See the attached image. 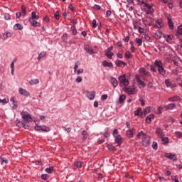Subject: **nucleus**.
Returning <instances> with one entry per match:
<instances>
[{"mask_svg": "<svg viewBox=\"0 0 182 182\" xmlns=\"http://www.w3.org/2000/svg\"><path fill=\"white\" fill-rule=\"evenodd\" d=\"M113 55H114L113 52L105 51V56H107L108 59H112V58H113Z\"/></svg>", "mask_w": 182, "mask_h": 182, "instance_id": "34", "label": "nucleus"}, {"mask_svg": "<svg viewBox=\"0 0 182 182\" xmlns=\"http://www.w3.org/2000/svg\"><path fill=\"white\" fill-rule=\"evenodd\" d=\"M82 77H80V76H79V77H77V78H76V80H75V82H77V83H80L81 82H82Z\"/></svg>", "mask_w": 182, "mask_h": 182, "instance_id": "58", "label": "nucleus"}, {"mask_svg": "<svg viewBox=\"0 0 182 182\" xmlns=\"http://www.w3.org/2000/svg\"><path fill=\"white\" fill-rule=\"evenodd\" d=\"M75 167H77V168H80L82 167V162L81 161H75L74 163Z\"/></svg>", "mask_w": 182, "mask_h": 182, "instance_id": "42", "label": "nucleus"}, {"mask_svg": "<svg viewBox=\"0 0 182 182\" xmlns=\"http://www.w3.org/2000/svg\"><path fill=\"white\" fill-rule=\"evenodd\" d=\"M97 22L96 21L95 19H94L92 21V28L95 29V28H97Z\"/></svg>", "mask_w": 182, "mask_h": 182, "instance_id": "52", "label": "nucleus"}, {"mask_svg": "<svg viewBox=\"0 0 182 182\" xmlns=\"http://www.w3.org/2000/svg\"><path fill=\"white\" fill-rule=\"evenodd\" d=\"M124 100H126V95L122 94L119 97V103H122Z\"/></svg>", "mask_w": 182, "mask_h": 182, "instance_id": "32", "label": "nucleus"}, {"mask_svg": "<svg viewBox=\"0 0 182 182\" xmlns=\"http://www.w3.org/2000/svg\"><path fill=\"white\" fill-rule=\"evenodd\" d=\"M68 9H70V11H72V12H76V9H75V7H73V5L70 4L68 6Z\"/></svg>", "mask_w": 182, "mask_h": 182, "instance_id": "50", "label": "nucleus"}, {"mask_svg": "<svg viewBox=\"0 0 182 182\" xmlns=\"http://www.w3.org/2000/svg\"><path fill=\"white\" fill-rule=\"evenodd\" d=\"M46 171L49 174H52V173H53V166H50L49 168H46Z\"/></svg>", "mask_w": 182, "mask_h": 182, "instance_id": "40", "label": "nucleus"}, {"mask_svg": "<svg viewBox=\"0 0 182 182\" xmlns=\"http://www.w3.org/2000/svg\"><path fill=\"white\" fill-rule=\"evenodd\" d=\"M162 35L163 34L161 33V32L156 31L155 33V39H157V40L160 39L161 38Z\"/></svg>", "mask_w": 182, "mask_h": 182, "instance_id": "37", "label": "nucleus"}, {"mask_svg": "<svg viewBox=\"0 0 182 182\" xmlns=\"http://www.w3.org/2000/svg\"><path fill=\"white\" fill-rule=\"evenodd\" d=\"M152 147H153L154 150H157V142L154 141L152 144Z\"/></svg>", "mask_w": 182, "mask_h": 182, "instance_id": "56", "label": "nucleus"}, {"mask_svg": "<svg viewBox=\"0 0 182 182\" xmlns=\"http://www.w3.org/2000/svg\"><path fill=\"white\" fill-rule=\"evenodd\" d=\"M144 38L146 39V41H150L151 39L150 36H149V34H145Z\"/></svg>", "mask_w": 182, "mask_h": 182, "instance_id": "64", "label": "nucleus"}, {"mask_svg": "<svg viewBox=\"0 0 182 182\" xmlns=\"http://www.w3.org/2000/svg\"><path fill=\"white\" fill-rule=\"evenodd\" d=\"M171 180H172L173 181H175V182H179V181H178V179H177V177H176V176H171Z\"/></svg>", "mask_w": 182, "mask_h": 182, "instance_id": "61", "label": "nucleus"}, {"mask_svg": "<svg viewBox=\"0 0 182 182\" xmlns=\"http://www.w3.org/2000/svg\"><path fill=\"white\" fill-rule=\"evenodd\" d=\"M4 18L6 21H11V16H9V14H6Z\"/></svg>", "mask_w": 182, "mask_h": 182, "instance_id": "60", "label": "nucleus"}, {"mask_svg": "<svg viewBox=\"0 0 182 182\" xmlns=\"http://www.w3.org/2000/svg\"><path fill=\"white\" fill-rule=\"evenodd\" d=\"M10 102H12L13 109H18V102L15 101V97H12L10 99Z\"/></svg>", "mask_w": 182, "mask_h": 182, "instance_id": "22", "label": "nucleus"}, {"mask_svg": "<svg viewBox=\"0 0 182 182\" xmlns=\"http://www.w3.org/2000/svg\"><path fill=\"white\" fill-rule=\"evenodd\" d=\"M150 69L154 73H156V72H157V70H156V67H154V65H151Z\"/></svg>", "mask_w": 182, "mask_h": 182, "instance_id": "57", "label": "nucleus"}, {"mask_svg": "<svg viewBox=\"0 0 182 182\" xmlns=\"http://www.w3.org/2000/svg\"><path fill=\"white\" fill-rule=\"evenodd\" d=\"M115 65L117 66V68H120L122 65H124V66H127V63H125L124 61L120 60H117L115 61Z\"/></svg>", "mask_w": 182, "mask_h": 182, "instance_id": "20", "label": "nucleus"}, {"mask_svg": "<svg viewBox=\"0 0 182 182\" xmlns=\"http://www.w3.org/2000/svg\"><path fill=\"white\" fill-rule=\"evenodd\" d=\"M142 113L141 107H139L137 110L134 111V116H141Z\"/></svg>", "mask_w": 182, "mask_h": 182, "instance_id": "28", "label": "nucleus"}, {"mask_svg": "<svg viewBox=\"0 0 182 182\" xmlns=\"http://www.w3.org/2000/svg\"><path fill=\"white\" fill-rule=\"evenodd\" d=\"M110 83L112 85L113 87H117L119 85L117 80L115 77H112L110 79Z\"/></svg>", "mask_w": 182, "mask_h": 182, "instance_id": "18", "label": "nucleus"}, {"mask_svg": "<svg viewBox=\"0 0 182 182\" xmlns=\"http://www.w3.org/2000/svg\"><path fill=\"white\" fill-rule=\"evenodd\" d=\"M70 29L73 31V35H76L77 33V30H76V27L75 26H72Z\"/></svg>", "mask_w": 182, "mask_h": 182, "instance_id": "44", "label": "nucleus"}, {"mask_svg": "<svg viewBox=\"0 0 182 182\" xmlns=\"http://www.w3.org/2000/svg\"><path fill=\"white\" fill-rule=\"evenodd\" d=\"M136 42L138 44V46H141V45H143V40L141 38H136Z\"/></svg>", "mask_w": 182, "mask_h": 182, "instance_id": "43", "label": "nucleus"}, {"mask_svg": "<svg viewBox=\"0 0 182 182\" xmlns=\"http://www.w3.org/2000/svg\"><path fill=\"white\" fill-rule=\"evenodd\" d=\"M174 107H176V103H171L164 106V109H165V110L166 111L173 110Z\"/></svg>", "mask_w": 182, "mask_h": 182, "instance_id": "15", "label": "nucleus"}, {"mask_svg": "<svg viewBox=\"0 0 182 182\" xmlns=\"http://www.w3.org/2000/svg\"><path fill=\"white\" fill-rule=\"evenodd\" d=\"M104 137H105L106 139L110 137V133L109 132H107L104 134Z\"/></svg>", "mask_w": 182, "mask_h": 182, "instance_id": "62", "label": "nucleus"}, {"mask_svg": "<svg viewBox=\"0 0 182 182\" xmlns=\"http://www.w3.org/2000/svg\"><path fill=\"white\" fill-rule=\"evenodd\" d=\"M5 163L6 164H8V160L5 159L4 158L1 159V164H4Z\"/></svg>", "mask_w": 182, "mask_h": 182, "instance_id": "59", "label": "nucleus"}, {"mask_svg": "<svg viewBox=\"0 0 182 182\" xmlns=\"http://www.w3.org/2000/svg\"><path fill=\"white\" fill-rule=\"evenodd\" d=\"M18 93L21 95V96H25V97H28V96L31 95V93L23 88H19Z\"/></svg>", "mask_w": 182, "mask_h": 182, "instance_id": "11", "label": "nucleus"}, {"mask_svg": "<svg viewBox=\"0 0 182 182\" xmlns=\"http://www.w3.org/2000/svg\"><path fill=\"white\" fill-rule=\"evenodd\" d=\"M31 25H32L34 28H36L37 26H41V23L36 21V20L33 19H28Z\"/></svg>", "mask_w": 182, "mask_h": 182, "instance_id": "17", "label": "nucleus"}, {"mask_svg": "<svg viewBox=\"0 0 182 182\" xmlns=\"http://www.w3.org/2000/svg\"><path fill=\"white\" fill-rule=\"evenodd\" d=\"M118 80L119 82V86H129V80L126 78V75H122L118 77Z\"/></svg>", "mask_w": 182, "mask_h": 182, "instance_id": "5", "label": "nucleus"}, {"mask_svg": "<svg viewBox=\"0 0 182 182\" xmlns=\"http://www.w3.org/2000/svg\"><path fill=\"white\" fill-rule=\"evenodd\" d=\"M132 57H133V55H132L130 51H126V53H125V58L127 59H132Z\"/></svg>", "mask_w": 182, "mask_h": 182, "instance_id": "39", "label": "nucleus"}, {"mask_svg": "<svg viewBox=\"0 0 182 182\" xmlns=\"http://www.w3.org/2000/svg\"><path fill=\"white\" fill-rule=\"evenodd\" d=\"M95 97L96 92L95 91L87 92V97H88L90 100H93Z\"/></svg>", "mask_w": 182, "mask_h": 182, "instance_id": "12", "label": "nucleus"}, {"mask_svg": "<svg viewBox=\"0 0 182 182\" xmlns=\"http://www.w3.org/2000/svg\"><path fill=\"white\" fill-rule=\"evenodd\" d=\"M134 133H136V129H132L127 130L126 132L127 136L129 139H132V137H133Z\"/></svg>", "mask_w": 182, "mask_h": 182, "instance_id": "14", "label": "nucleus"}, {"mask_svg": "<svg viewBox=\"0 0 182 182\" xmlns=\"http://www.w3.org/2000/svg\"><path fill=\"white\" fill-rule=\"evenodd\" d=\"M38 83H39L38 79L31 80L29 81V85H31V86H33V85H38Z\"/></svg>", "mask_w": 182, "mask_h": 182, "instance_id": "30", "label": "nucleus"}, {"mask_svg": "<svg viewBox=\"0 0 182 182\" xmlns=\"http://www.w3.org/2000/svg\"><path fill=\"white\" fill-rule=\"evenodd\" d=\"M81 134L82 136V139L83 140H86V139H87L88 136H89V134L87 132L86 130H83L82 132H81Z\"/></svg>", "mask_w": 182, "mask_h": 182, "instance_id": "29", "label": "nucleus"}, {"mask_svg": "<svg viewBox=\"0 0 182 182\" xmlns=\"http://www.w3.org/2000/svg\"><path fill=\"white\" fill-rule=\"evenodd\" d=\"M161 141H163L164 144H167V143H168V138L161 137Z\"/></svg>", "mask_w": 182, "mask_h": 182, "instance_id": "47", "label": "nucleus"}, {"mask_svg": "<svg viewBox=\"0 0 182 182\" xmlns=\"http://www.w3.org/2000/svg\"><path fill=\"white\" fill-rule=\"evenodd\" d=\"M139 75L140 76V79H142V80L147 81V76L144 75V74Z\"/></svg>", "mask_w": 182, "mask_h": 182, "instance_id": "51", "label": "nucleus"}, {"mask_svg": "<svg viewBox=\"0 0 182 182\" xmlns=\"http://www.w3.org/2000/svg\"><path fill=\"white\" fill-rule=\"evenodd\" d=\"M41 130L43 132H45L46 133H48V132H50V128H49V127H46V126H41Z\"/></svg>", "mask_w": 182, "mask_h": 182, "instance_id": "35", "label": "nucleus"}, {"mask_svg": "<svg viewBox=\"0 0 182 182\" xmlns=\"http://www.w3.org/2000/svg\"><path fill=\"white\" fill-rule=\"evenodd\" d=\"M142 139V146H144V147H149V146H150V136L149 135L144 134V137Z\"/></svg>", "mask_w": 182, "mask_h": 182, "instance_id": "6", "label": "nucleus"}, {"mask_svg": "<svg viewBox=\"0 0 182 182\" xmlns=\"http://www.w3.org/2000/svg\"><path fill=\"white\" fill-rule=\"evenodd\" d=\"M150 110H151V107H146L141 113V117H144L145 116H147V114L150 113Z\"/></svg>", "mask_w": 182, "mask_h": 182, "instance_id": "16", "label": "nucleus"}, {"mask_svg": "<svg viewBox=\"0 0 182 182\" xmlns=\"http://www.w3.org/2000/svg\"><path fill=\"white\" fill-rule=\"evenodd\" d=\"M107 147L108 150H110L111 151H116V150H117V149L115 148V146L113 145L109 144L107 146Z\"/></svg>", "mask_w": 182, "mask_h": 182, "instance_id": "38", "label": "nucleus"}, {"mask_svg": "<svg viewBox=\"0 0 182 182\" xmlns=\"http://www.w3.org/2000/svg\"><path fill=\"white\" fill-rule=\"evenodd\" d=\"M154 65L157 67V70L159 75H161V76H166V70L164 67V64H163V62L161 60H156L154 62Z\"/></svg>", "mask_w": 182, "mask_h": 182, "instance_id": "1", "label": "nucleus"}, {"mask_svg": "<svg viewBox=\"0 0 182 182\" xmlns=\"http://www.w3.org/2000/svg\"><path fill=\"white\" fill-rule=\"evenodd\" d=\"M144 134H144V133L143 132V131H141V132L136 135V139H140V137H141V136H142V138H143V137H144Z\"/></svg>", "mask_w": 182, "mask_h": 182, "instance_id": "45", "label": "nucleus"}, {"mask_svg": "<svg viewBox=\"0 0 182 182\" xmlns=\"http://www.w3.org/2000/svg\"><path fill=\"white\" fill-rule=\"evenodd\" d=\"M151 119H154V114H151L148 115L146 117L145 120H146V123L150 124V123H151Z\"/></svg>", "mask_w": 182, "mask_h": 182, "instance_id": "23", "label": "nucleus"}, {"mask_svg": "<svg viewBox=\"0 0 182 182\" xmlns=\"http://www.w3.org/2000/svg\"><path fill=\"white\" fill-rule=\"evenodd\" d=\"M55 19H57V21H59V18H60V16H59V11H57L54 15Z\"/></svg>", "mask_w": 182, "mask_h": 182, "instance_id": "54", "label": "nucleus"}, {"mask_svg": "<svg viewBox=\"0 0 182 182\" xmlns=\"http://www.w3.org/2000/svg\"><path fill=\"white\" fill-rule=\"evenodd\" d=\"M29 19L38 20V19H39V16L38 14H36V11H32L31 18H30Z\"/></svg>", "mask_w": 182, "mask_h": 182, "instance_id": "27", "label": "nucleus"}, {"mask_svg": "<svg viewBox=\"0 0 182 182\" xmlns=\"http://www.w3.org/2000/svg\"><path fill=\"white\" fill-rule=\"evenodd\" d=\"M80 65V62H79V61L75 62V67H74L75 73H76V70H77Z\"/></svg>", "mask_w": 182, "mask_h": 182, "instance_id": "41", "label": "nucleus"}, {"mask_svg": "<svg viewBox=\"0 0 182 182\" xmlns=\"http://www.w3.org/2000/svg\"><path fill=\"white\" fill-rule=\"evenodd\" d=\"M21 16H26V7L25 6H21Z\"/></svg>", "mask_w": 182, "mask_h": 182, "instance_id": "31", "label": "nucleus"}, {"mask_svg": "<svg viewBox=\"0 0 182 182\" xmlns=\"http://www.w3.org/2000/svg\"><path fill=\"white\" fill-rule=\"evenodd\" d=\"M163 25L164 24L163 23V21H161V19L156 20L155 21V26H156V28H159V29H161V28H163Z\"/></svg>", "mask_w": 182, "mask_h": 182, "instance_id": "19", "label": "nucleus"}, {"mask_svg": "<svg viewBox=\"0 0 182 182\" xmlns=\"http://www.w3.org/2000/svg\"><path fill=\"white\" fill-rule=\"evenodd\" d=\"M165 157H166V159H169V160H173V161H177V156L174 154L166 153Z\"/></svg>", "mask_w": 182, "mask_h": 182, "instance_id": "10", "label": "nucleus"}, {"mask_svg": "<svg viewBox=\"0 0 182 182\" xmlns=\"http://www.w3.org/2000/svg\"><path fill=\"white\" fill-rule=\"evenodd\" d=\"M141 4L144 5V8H145L147 14L153 13V9H151V8H153V6H151V4H149L146 2H144V1H141Z\"/></svg>", "mask_w": 182, "mask_h": 182, "instance_id": "7", "label": "nucleus"}, {"mask_svg": "<svg viewBox=\"0 0 182 182\" xmlns=\"http://www.w3.org/2000/svg\"><path fill=\"white\" fill-rule=\"evenodd\" d=\"M136 80L139 86H142V87H146V82L144 81L141 80V78H140V75L139 74H136L135 75Z\"/></svg>", "mask_w": 182, "mask_h": 182, "instance_id": "9", "label": "nucleus"}, {"mask_svg": "<svg viewBox=\"0 0 182 182\" xmlns=\"http://www.w3.org/2000/svg\"><path fill=\"white\" fill-rule=\"evenodd\" d=\"M16 124L18 127H23L24 129H29V124H26L25 122H21L19 119L16 121Z\"/></svg>", "mask_w": 182, "mask_h": 182, "instance_id": "8", "label": "nucleus"}, {"mask_svg": "<svg viewBox=\"0 0 182 182\" xmlns=\"http://www.w3.org/2000/svg\"><path fill=\"white\" fill-rule=\"evenodd\" d=\"M133 26L135 31L139 29V23L136 21L133 22Z\"/></svg>", "mask_w": 182, "mask_h": 182, "instance_id": "48", "label": "nucleus"}, {"mask_svg": "<svg viewBox=\"0 0 182 182\" xmlns=\"http://www.w3.org/2000/svg\"><path fill=\"white\" fill-rule=\"evenodd\" d=\"M139 73L140 75H144L146 73V70L144 68H140Z\"/></svg>", "mask_w": 182, "mask_h": 182, "instance_id": "55", "label": "nucleus"}, {"mask_svg": "<svg viewBox=\"0 0 182 182\" xmlns=\"http://www.w3.org/2000/svg\"><path fill=\"white\" fill-rule=\"evenodd\" d=\"M107 99V95L105 94L101 96V100H106Z\"/></svg>", "mask_w": 182, "mask_h": 182, "instance_id": "63", "label": "nucleus"}, {"mask_svg": "<svg viewBox=\"0 0 182 182\" xmlns=\"http://www.w3.org/2000/svg\"><path fill=\"white\" fill-rule=\"evenodd\" d=\"M21 114L22 116L23 122L26 124H28L29 122H32V117H31L30 114L28 113L27 112H21Z\"/></svg>", "mask_w": 182, "mask_h": 182, "instance_id": "3", "label": "nucleus"}, {"mask_svg": "<svg viewBox=\"0 0 182 182\" xmlns=\"http://www.w3.org/2000/svg\"><path fill=\"white\" fill-rule=\"evenodd\" d=\"M156 133L158 134L159 137H163V130H161V129L157 128Z\"/></svg>", "mask_w": 182, "mask_h": 182, "instance_id": "33", "label": "nucleus"}, {"mask_svg": "<svg viewBox=\"0 0 182 182\" xmlns=\"http://www.w3.org/2000/svg\"><path fill=\"white\" fill-rule=\"evenodd\" d=\"M102 66H104V68H113V63L104 60L102 63Z\"/></svg>", "mask_w": 182, "mask_h": 182, "instance_id": "25", "label": "nucleus"}, {"mask_svg": "<svg viewBox=\"0 0 182 182\" xmlns=\"http://www.w3.org/2000/svg\"><path fill=\"white\" fill-rule=\"evenodd\" d=\"M46 55V52H45V51L41 52V53L38 55V58H37L38 60H41L42 59V58H45V55Z\"/></svg>", "mask_w": 182, "mask_h": 182, "instance_id": "36", "label": "nucleus"}, {"mask_svg": "<svg viewBox=\"0 0 182 182\" xmlns=\"http://www.w3.org/2000/svg\"><path fill=\"white\" fill-rule=\"evenodd\" d=\"M165 85L166 87H170L171 86V81L169 79L165 80Z\"/></svg>", "mask_w": 182, "mask_h": 182, "instance_id": "46", "label": "nucleus"}, {"mask_svg": "<svg viewBox=\"0 0 182 182\" xmlns=\"http://www.w3.org/2000/svg\"><path fill=\"white\" fill-rule=\"evenodd\" d=\"M42 180H48L49 178V175L48 174H42L41 175Z\"/></svg>", "mask_w": 182, "mask_h": 182, "instance_id": "49", "label": "nucleus"}, {"mask_svg": "<svg viewBox=\"0 0 182 182\" xmlns=\"http://www.w3.org/2000/svg\"><path fill=\"white\" fill-rule=\"evenodd\" d=\"M167 21H168V25L170 29L171 30L174 29V23L173 22V20L171 18L168 17Z\"/></svg>", "mask_w": 182, "mask_h": 182, "instance_id": "21", "label": "nucleus"}, {"mask_svg": "<svg viewBox=\"0 0 182 182\" xmlns=\"http://www.w3.org/2000/svg\"><path fill=\"white\" fill-rule=\"evenodd\" d=\"M175 134H176V137H178L179 139L182 137V133H181V132H176L175 133Z\"/></svg>", "mask_w": 182, "mask_h": 182, "instance_id": "53", "label": "nucleus"}, {"mask_svg": "<svg viewBox=\"0 0 182 182\" xmlns=\"http://www.w3.org/2000/svg\"><path fill=\"white\" fill-rule=\"evenodd\" d=\"M123 90L127 93V95H136L137 93V90L134 87L128 86L123 88Z\"/></svg>", "mask_w": 182, "mask_h": 182, "instance_id": "4", "label": "nucleus"}, {"mask_svg": "<svg viewBox=\"0 0 182 182\" xmlns=\"http://www.w3.org/2000/svg\"><path fill=\"white\" fill-rule=\"evenodd\" d=\"M113 137L114 139L115 143H117V146L120 147L122 146V141H123V137L122 135L119 134V130L117 129H114L112 132Z\"/></svg>", "mask_w": 182, "mask_h": 182, "instance_id": "2", "label": "nucleus"}, {"mask_svg": "<svg viewBox=\"0 0 182 182\" xmlns=\"http://www.w3.org/2000/svg\"><path fill=\"white\" fill-rule=\"evenodd\" d=\"M14 29L15 31H22V29H23V26H22L21 24H19V23H16L14 25Z\"/></svg>", "mask_w": 182, "mask_h": 182, "instance_id": "26", "label": "nucleus"}, {"mask_svg": "<svg viewBox=\"0 0 182 182\" xmlns=\"http://www.w3.org/2000/svg\"><path fill=\"white\" fill-rule=\"evenodd\" d=\"M84 49H85V52L87 53H88L89 55H95V53H96L94 52L93 48H92L91 47H90L87 45L85 46Z\"/></svg>", "mask_w": 182, "mask_h": 182, "instance_id": "13", "label": "nucleus"}, {"mask_svg": "<svg viewBox=\"0 0 182 182\" xmlns=\"http://www.w3.org/2000/svg\"><path fill=\"white\" fill-rule=\"evenodd\" d=\"M181 98L178 95H175L173 97L168 98V102H176V100H181Z\"/></svg>", "mask_w": 182, "mask_h": 182, "instance_id": "24", "label": "nucleus"}]
</instances>
